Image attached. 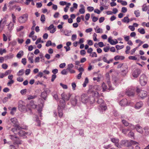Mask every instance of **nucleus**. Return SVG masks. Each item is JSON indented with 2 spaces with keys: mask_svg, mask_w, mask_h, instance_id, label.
Segmentation results:
<instances>
[{
  "mask_svg": "<svg viewBox=\"0 0 149 149\" xmlns=\"http://www.w3.org/2000/svg\"><path fill=\"white\" fill-rule=\"evenodd\" d=\"M80 101L83 103L91 104L94 102L95 98L93 97L88 96L87 94L83 93L81 95Z\"/></svg>",
  "mask_w": 149,
  "mask_h": 149,
  "instance_id": "f257e3e1",
  "label": "nucleus"
},
{
  "mask_svg": "<svg viewBox=\"0 0 149 149\" xmlns=\"http://www.w3.org/2000/svg\"><path fill=\"white\" fill-rule=\"evenodd\" d=\"M65 100H63V101H60V105H58V116L60 118H61L63 115V109L64 107V106L65 104Z\"/></svg>",
  "mask_w": 149,
  "mask_h": 149,
  "instance_id": "f03ea898",
  "label": "nucleus"
},
{
  "mask_svg": "<svg viewBox=\"0 0 149 149\" xmlns=\"http://www.w3.org/2000/svg\"><path fill=\"white\" fill-rule=\"evenodd\" d=\"M136 91L139 96L142 99L144 98L147 96V92L145 91L141 90L137 88Z\"/></svg>",
  "mask_w": 149,
  "mask_h": 149,
  "instance_id": "7ed1b4c3",
  "label": "nucleus"
},
{
  "mask_svg": "<svg viewBox=\"0 0 149 149\" xmlns=\"http://www.w3.org/2000/svg\"><path fill=\"white\" fill-rule=\"evenodd\" d=\"M28 17V15L25 14L19 17L18 18V21L20 23H24L27 20Z\"/></svg>",
  "mask_w": 149,
  "mask_h": 149,
  "instance_id": "20e7f679",
  "label": "nucleus"
},
{
  "mask_svg": "<svg viewBox=\"0 0 149 149\" xmlns=\"http://www.w3.org/2000/svg\"><path fill=\"white\" fill-rule=\"evenodd\" d=\"M31 134V132H25L24 131L21 130L20 129L19 131L18 134L20 136L22 137L24 139H25L27 138L26 135H30Z\"/></svg>",
  "mask_w": 149,
  "mask_h": 149,
  "instance_id": "39448f33",
  "label": "nucleus"
},
{
  "mask_svg": "<svg viewBox=\"0 0 149 149\" xmlns=\"http://www.w3.org/2000/svg\"><path fill=\"white\" fill-rule=\"evenodd\" d=\"M140 82L141 86L145 85L147 83V79L146 76L144 75H141L140 77Z\"/></svg>",
  "mask_w": 149,
  "mask_h": 149,
  "instance_id": "423d86ee",
  "label": "nucleus"
},
{
  "mask_svg": "<svg viewBox=\"0 0 149 149\" xmlns=\"http://www.w3.org/2000/svg\"><path fill=\"white\" fill-rule=\"evenodd\" d=\"M106 80L108 85L109 90H113L114 88L111 86L110 83V76L109 73H107L106 74Z\"/></svg>",
  "mask_w": 149,
  "mask_h": 149,
  "instance_id": "0eeeda50",
  "label": "nucleus"
},
{
  "mask_svg": "<svg viewBox=\"0 0 149 149\" xmlns=\"http://www.w3.org/2000/svg\"><path fill=\"white\" fill-rule=\"evenodd\" d=\"M98 103L100 104L101 109L102 110L105 111L107 109V107L104 105V100L102 99H99L97 101Z\"/></svg>",
  "mask_w": 149,
  "mask_h": 149,
  "instance_id": "6e6552de",
  "label": "nucleus"
},
{
  "mask_svg": "<svg viewBox=\"0 0 149 149\" xmlns=\"http://www.w3.org/2000/svg\"><path fill=\"white\" fill-rule=\"evenodd\" d=\"M61 96L63 100L67 101L69 100L71 95L70 93L65 94L64 93H63L61 94Z\"/></svg>",
  "mask_w": 149,
  "mask_h": 149,
  "instance_id": "1a4fd4ad",
  "label": "nucleus"
},
{
  "mask_svg": "<svg viewBox=\"0 0 149 149\" xmlns=\"http://www.w3.org/2000/svg\"><path fill=\"white\" fill-rule=\"evenodd\" d=\"M140 70L139 69H136L134 70L132 72V76L134 77H137L140 74Z\"/></svg>",
  "mask_w": 149,
  "mask_h": 149,
  "instance_id": "9d476101",
  "label": "nucleus"
},
{
  "mask_svg": "<svg viewBox=\"0 0 149 149\" xmlns=\"http://www.w3.org/2000/svg\"><path fill=\"white\" fill-rule=\"evenodd\" d=\"M15 127L12 128L11 130L13 132L14 134H17L19 133V131L20 128H21L19 126H15Z\"/></svg>",
  "mask_w": 149,
  "mask_h": 149,
  "instance_id": "9b49d317",
  "label": "nucleus"
},
{
  "mask_svg": "<svg viewBox=\"0 0 149 149\" xmlns=\"http://www.w3.org/2000/svg\"><path fill=\"white\" fill-rule=\"evenodd\" d=\"M123 67H124L125 69L121 70V75L123 76H125L127 73L128 66L126 64H125Z\"/></svg>",
  "mask_w": 149,
  "mask_h": 149,
  "instance_id": "f8f14e48",
  "label": "nucleus"
},
{
  "mask_svg": "<svg viewBox=\"0 0 149 149\" xmlns=\"http://www.w3.org/2000/svg\"><path fill=\"white\" fill-rule=\"evenodd\" d=\"M126 118L125 116L124 115L121 116V119H122V122L123 124L126 126H127L129 125V123L126 120L124 119V118Z\"/></svg>",
  "mask_w": 149,
  "mask_h": 149,
  "instance_id": "ddd939ff",
  "label": "nucleus"
},
{
  "mask_svg": "<svg viewBox=\"0 0 149 149\" xmlns=\"http://www.w3.org/2000/svg\"><path fill=\"white\" fill-rule=\"evenodd\" d=\"M116 41H114L113 39H112L111 37H109L108 39V42L111 45H115L118 43V41L116 40H115Z\"/></svg>",
  "mask_w": 149,
  "mask_h": 149,
  "instance_id": "4468645a",
  "label": "nucleus"
},
{
  "mask_svg": "<svg viewBox=\"0 0 149 149\" xmlns=\"http://www.w3.org/2000/svg\"><path fill=\"white\" fill-rule=\"evenodd\" d=\"M89 92H91V94L93 96H95L97 97H98L99 96V95L98 92L95 90H91L89 91Z\"/></svg>",
  "mask_w": 149,
  "mask_h": 149,
  "instance_id": "2eb2a0df",
  "label": "nucleus"
},
{
  "mask_svg": "<svg viewBox=\"0 0 149 149\" xmlns=\"http://www.w3.org/2000/svg\"><path fill=\"white\" fill-rule=\"evenodd\" d=\"M22 141L20 140L18 137V139H16L13 142V144L14 145H17V147H19V145L22 144Z\"/></svg>",
  "mask_w": 149,
  "mask_h": 149,
  "instance_id": "dca6fc26",
  "label": "nucleus"
},
{
  "mask_svg": "<svg viewBox=\"0 0 149 149\" xmlns=\"http://www.w3.org/2000/svg\"><path fill=\"white\" fill-rule=\"evenodd\" d=\"M134 90L131 88H129L126 92L127 95L129 96H133L134 94Z\"/></svg>",
  "mask_w": 149,
  "mask_h": 149,
  "instance_id": "f3484780",
  "label": "nucleus"
},
{
  "mask_svg": "<svg viewBox=\"0 0 149 149\" xmlns=\"http://www.w3.org/2000/svg\"><path fill=\"white\" fill-rule=\"evenodd\" d=\"M12 95L10 94H8L7 97H5L2 100L3 102V103H6L8 101L9 99L11 98Z\"/></svg>",
  "mask_w": 149,
  "mask_h": 149,
  "instance_id": "a211bd4d",
  "label": "nucleus"
},
{
  "mask_svg": "<svg viewBox=\"0 0 149 149\" xmlns=\"http://www.w3.org/2000/svg\"><path fill=\"white\" fill-rule=\"evenodd\" d=\"M10 121L14 124L15 126H19L18 121L16 118H15L11 119Z\"/></svg>",
  "mask_w": 149,
  "mask_h": 149,
  "instance_id": "6ab92c4d",
  "label": "nucleus"
},
{
  "mask_svg": "<svg viewBox=\"0 0 149 149\" xmlns=\"http://www.w3.org/2000/svg\"><path fill=\"white\" fill-rule=\"evenodd\" d=\"M143 105V104L142 102H139L136 103L135 107L136 109H139Z\"/></svg>",
  "mask_w": 149,
  "mask_h": 149,
  "instance_id": "aec40b11",
  "label": "nucleus"
},
{
  "mask_svg": "<svg viewBox=\"0 0 149 149\" xmlns=\"http://www.w3.org/2000/svg\"><path fill=\"white\" fill-rule=\"evenodd\" d=\"M127 104V100L126 99H125L122 100L120 102V104L121 106H124L126 105Z\"/></svg>",
  "mask_w": 149,
  "mask_h": 149,
  "instance_id": "412c9836",
  "label": "nucleus"
},
{
  "mask_svg": "<svg viewBox=\"0 0 149 149\" xmlns=\"http://www.w3.org/2000/svg\"><path fill=\"white\" fill-rule=\"evenodd\" d=\"M18 107L19 109L21 111H24L25 109V106L20 104H18Z\"/></svg>",
  "mask_w": 149,
  "mask_h": 149,
  "instance_id": "4be33fe9",
  "label": "nucleus"
},
{
  "mask_svg": "<svg viewBox=\"0 0 149 149\" xmlns=\"http://www.w3.org/2000/svg\"><path fill=\"white\" fill-rule=\"evenodd\" d=\"M135 129H136L137 131L140 133L141 134H142L143 132V131L142 130L141 127L139 125H137Z\"/></svg>",
  "mask_w": 149,
  "mask_h": 149,
  "instance_id": "5701e85b",
  "label": "nucleus"
},
{
  "mask_svg": "<svg viewBox=\"0 0 149 149\" xmlns=\"http://www.w3.org/2000/svg\"><path fill=\"white\" fill-rule=\"evenodd\" d=\"M125 58V57L123 56H120L117 55L115 56L114 59L116 61H117L119 60H123Z\"/></svg>",
  "mask_w": 149,
  "mask_h": 149,
  "instance_id": "b1692460",
  "label": "nucleus"
},
{
  "mask_svg": "<svg viewBox=\"0 0 149 149\" xmlns=\"http://www.w3.org/2000/svg\"><path fill=\"white\" fill-rule=\"evenodd\" d=\"M30 56H28V60L30 61V63H32L33 62V53H30Z\"/></svg>",
  "mask_w": 149,
  "mask_h": 149,
  "instance_id": "393cba45",
  "label": "nucleus"
},
{
  "mask_svg": "<svg viewBox=\"0 0 149 149\" xmlns=\"http://www.w3.org/2000/svg\"><path fill=\"white\" fill-rule=\"evenodd\" d=\"M29 106L33 109H35L36 107V105L34 103L33 101L32 100L30 102Z\"/></svg>",
  "mask_w": 149,
  "mask_h": 149,
  "instance_id": "a878e982",
  "label": "nucleus"
},
{
  "mask_svg": "<svg viewBox=\"0 0 149 149\" xmlns=\"http://www.w3.org/2000/svg\"><path fill=\"white\" fill-rule=\"evenodd\" d=\"M80 7L81 8L79 10V12L81 14H84L85 12V10L84 8V6L83 4L80 5Z\"/></svg>",
  "mask_w": 149,
  "mask_h": 149,
  "instance_id": "bb28decb",
  "label": "nucleus"
},
{
  "mask_svg": "<svg viewBox=\"0 0 149 149\" xmlns=\"http://www.w3.org/2000/svg\"><path fill=\"white\" fill-rule=\"evenodd\" d=\"M47 94L45 91H43L41 93V97L44 100H45L46 99Z\"/></svg>",
  "mask_w": 149,
  "mask_h": 149,
  "instance_id": "cd10ccee",
  "label": "nucleus"
},
{
  "mask_svg": "<svg viewBox=\"0 0 149 149\" xmlns=\"http://www.w3.org/2000/svg\"><path fill=\"white\" fill-rule=\"evenodd\" d=\"M76 97H75L71 101V104L73 106H75L77 102V99L76 98Z\"/></svg>",
  "mask_w": 149,
  "mask_h": 149,
  "instance_id": "c85d7f7f",
  "label": "nucleus"
},
{
  "mask_svg": "<svg viewBox=\"0 0 149 149\" xmlns=\"http://www.w3.org/2000/svg\"><path fill=\"white\" fill-rule=\"evenodd\" d=\"M111 140L112 142L115 143V145L118 143L119 141V139L116 138H111Z\"/></svg>",
  "mask_w": 149,
  "mask_h": 149,
  "instance_id": "c756f323",
  "label": "nucleus"
},
{
  "mask_svg": "<svg viewBox=\"0 0 149 149\" xmlns=\"http://www.w3.org/2000/svg\"><path fill=\"white\" fill-rule=\"evenodd\" d=\"M145 130V134L146 135H149V127H145L144 128Z\"/></svg>",
  "mask_w": 149,
  "mask_h": 149,
  "instance_id": "7c9ffc66",
  "label": "nucleus"
},
{
  "mask_svg": "<svg viewBox=\"0 0 149 149\" xmlns=\"http://www.w3.org/2000/svg\"><path fill=\"white\" fill-rule=\"evenodd\" d=\"M9 137L11 140L14 142L17 139H18V137L16 136L15 135H10Z\"/></svg>",
  "mask_w": 149,
  "mask_h": 149,
  "instance_id": "2f4dec72",
  "label": "nucleus"
},
{
  "mask_svg": "<svg viewBox=\"0 0 149 149\" xmlns=\"http://www.w3.org/2000/svg\"><path fill=\"white\" fill-rule=\"evenodd\" d=\"M122 21L124 22L128 23L129 22V19L128 17H125L122 19Z\"/></svg>",
  "mask_w": 149,
  "mask_h": 149,
  "instance_id": "473e14b6",
  "label": "nucleus"
},
{
  "mask_svg": "<svg viewBox=\"0 0 149 149\" xmlns=\"http://www.w3.org/2000/svg\"><path fill=\"white\" fill-rule=\"evenodd\" d=\"M23 55V52L22 51H20L17 54V57L18 58H20Z\"/></svg>",
  "mask_w": 149,
  "mask_h": 149,
  "instance_id": "72a5a7b5",
  "label": "nucleus"
},
{
  "mask_svg": "<svg viewBox=\"0 0 149 149\" xmlns=\"http://www.w3.org/2000/svg\"><path fill=\"white\" fill-rule=\"evenodd\" d=\"M102 87L103 88V92L105 90H107V89L109 90V88H107V85H106V84L104 83H103L102 84Z\"/></svg>",
  "mask_w": 149,
  "mask_h": 149,
  "instance_id": "f704fd0d",
  "label": "nucleus"
},
{
  "mask_svg": "<svg viewBox=\"0 0 149 149\" xmlns=\"http://www.w3.org/2000/svg\"><path fill=\"white\" fill-rule=\"evenodd\" d=\"M24 73V70L23 69H21L19 70L17 73V75L18 76H20L23 74Z\"/></svg>",
  "mask_w": 149,
  "mask_h": 149,
  "instance_id": "c9c22d12",
  "label": "nucleus"
},
{
  "mask_svg": "<svg viewBox=\"0 0 149 149\" xmlns=\"http://www.w3.org/2000/svg\"><path fill=\"white\" fill-rule=\"evenodd\" d=\"M88 79L87 77H86L85 79V81H84V83L83 84V86L84 87H85L86 86L87 84L88 83Z\"/></svg>",
  "mask_w": 149,
  "mask_h": 149,
  "instance_id": "e433bc0d",
  "label": "nucleus"
},
{
  "mask_svg": "<svg viewBox=\"0 0 149 149\" xmlns=\"http://www.w3.org/2000/svg\"><path fill=\"white\" fill-rule=\"evenodd\" d=\"M36 97H37L36 95H29L27 96V99L28 100H30L31 99H35V98H36Z\"/></svg>",
  "mask_w": 149,
  "mask_h": 149,
  "instance_id": "4c0bfd02",
  "label": "nucleus"
},
{
  "mask_svg": "<svg viewBox=\"0 0 149 149\" xmlns=\"http://www.w3.org/2000/svg\"><path fill=\"white\" fill-rule=\"evenodd\" d=\"M95 30V31L97 33H102V29H100V28H98L96 30V29L95 28H94Z\"/></svg>",
  "mask_w": 149,
  "mask_h": 149,
  "instance_id": "58836bf2",
  "label": "nucleus"
},
{
  "mask_svg": "<svg viewBox=\"0 0 149 149\" xmlns=\"http://www.w3.org/2000/svg\"><path fill=\"white\" fill-rule=\"evenodd\" d=\"M138 31L141 34H144L145 33V30L144 29H138Z\"/></svg>",
  "mask_w": 149,
  "mask_h": 149,
  "instance_id": "ea45409f",
  "label": "nucleus"
},
{
  "mask_svg": "<svg viewBox=\"0 0 149 149\" xmlns=\"http://www.w3.org/2000/svg\"><path fill=\"white\" fill-rule=\"evenodd\" d=\"M134 14L136 17H138L140 16V13L139 10H135L134 12Z\"/></svg>",
  "mask_w": 149,
  "mask_h": 149,
  "instance_id": "a19ab883",
  "label": "nucleus"
},
{
  "mask_svg": "<svg viewBox=\"0 0 149 149\" xmlns=\"http://www.w3.org/2000/svg\"><path fill=\"white\" fill-rule=\"evenodd\" d=\"M36 121H37V125L38 126H40V121L39 120V118L38 116H36Z\"/></svg>",
  "mask_w": 149,
  "mask_h": 149,
  "instance_id": "79ce46f5",
  "label": "nucleus"
},
{
  "mask_svg": "<svg viewBox=\"0 0 149 149\" xmlns=\"http://www.w3.org/2000/svg\"><path fill=\"white\" fill-rule=\"evenodd\" d=\"M127 143V140H123L120 142L121 145L126 146Z\"/></svg>",
  "mask_w": 149,
  "mask_h": 149,
  "instance_id": "37998d69",
  "label": "nucleus"
},
{
  "mask_svg": "<svg viewBox=\"0 0 149 149\" xmlns=\"http://www.w3.org/2000/svg\"><path fill=\"white\" fill-rule=\"evenodd\" d=\"M71 31H67L64 32V34L66 36H70L71 35Z\"/></svg>",
  "mask_w": 149,
  "mask_h": 149,
  "instance_id": "c03bdc74",
  "label": "nucleus"
},
{
  "mask_svg": "<svg viewBox=\"0 0 149 149\" xmlns=\"http://www.w3.org/2000/svg\"><path fill=\"white\" fill-rule=\"evenodd\" d=\"M74 67L73 65L72 64H70L68 65V68L67 69V70H68L70 69H72Z\"/></svg>",
  "mask_w": 149,
  "mask_h": 149,
  "instance_id": "a18cd8bd",
  "label": "nucleus"
},
{
  "mask_svg": "<svg viewBox=\"0 0 149 149\" xmlns=\"http://www.w3.org/2000/svg\"><path fill=\"white\" fill-rule=\"evenodd\" d=\"M129 131H130V129L128 128L127 129H124L122 130V132L124 134H126L127 132Z\"/></svg>",
  "mask_w": 149,
  "mask_h": 149,
  "instance_id": "49530a36",
  "label": "nucleus"
},
{
  "mask_svg": "<svg viewBox=\"0 0 149 149\" xmlns=\"http://www.w3.org/2000/svg\"><path fill=\"white\" fill-rule=\"evenodd\" d=\"M16 6V5L13 6V5H8V7L9 8V10H13L14 8H15V7Z\"/></svg>",
  "mask_w": 149,
  "mask_h": 149,
  "instance_id": "de8ad7c7",
  "label": "nucleus"
},
{
  "mask_svg": "<svg viewBox=\"0 0 149 149\" xmlns=\"http://www.w3.org/2000/svg\"><path fill=\"white\" fill-rule=\"evenodd\" d=\"M90 56L91 57H96L97 56V55L96 52H93L91 53L90 54Z\"/></svg>",
  "mask_w": 149,
  "mask_h": 149,
  "instance_id": "09e8293b",
  "label": "nucleus"
},
{
  "mask_svg": "<svg viewBox=\"0 0 149 149\" xmlns=\"http://www.w3.org/2000/svg\"><path fill=\"white\" fill-rule=\"evenodd\" d=\"M124 47V45L119 46V45H117L116 46V47L117 50L123 49Z\"/></svg>",
  "mask_w": 149,
  "mask_h": 149,
  "instance_id": "8fccbe9b",
  "label": "nucleus"
},
{
  "mask_svg": "<svg viewBox=\"0 0 149 149\" xmlns=\"http://www.w3.org/2000/svg\"><path fill=\"white\" fill-rule=\"evenodd\" d=\"M45 18L44 15L42 14L41 15L40 21L42 22H44L45 20Z\"/></svg>",
  "mask_w": 149,
  "mask_h": 149,
  "instance_id": "3c124183",
  "label": "nucleus"
},
{
  "mask_svg": "<svg viewBox=\"0 0 149 149\" xmlns=\"http://www.w3.org/2000/svg\"><path fill=\"white\" fill-rule=\"evenodd\" d=\"M52 45V43L50 40L48 41L46 44V46L47 47H49Z\"/></svg>",
  "mask_w": 149,
  "mask_h": 149,
  "instance_id": "603ef678",
  "label": "nucleus"
},
{
  "mask_svg": "<svg viewBox=\"0 0 149 149\" xmlns=\"http://www.w3.org/2000/svg\"><path fill=\"white\" fill-rule=\"evenodd\" d=\"M128 58L130 60H137V58L135 56H130L128 57Z\"/></svg>",
  "mask_w": 149,
  "mask_h": 149,
  "instance_id": "864d4df0",
  "label": "nucleus"
},
{
  "mask_svg": "<svg viewBox=\"0 0 149 149\" xmlns=\"http://www.w3.org/2000/svg\"><path fill=\"white\" fill-rule=\"evenodd\" d=\"M14 83V81L13 80H10L9 82L7 83V85L8 86H10L11 84H13Z\"/></svg>",
  "mask_w": 149,
  "mask_h": 149,
  "instance_id": "5fc2aeb1",
  "label": "nucleus"
},
{
  "mask_svg": "<svg viewBox=\"0 0 149 149\" xmlns=\"http://www.w3.org/2000/svg\"><path fill=\"white\" fill-rule=\"evenodd\" d=\"M87 9L88 10L89 12H92L94 10V8L91 6L88 7Z\"/></svg>",
  "mask_w": 149,
  "mask_h": 149,
  "instance_id": "6e6d98bb",
  "label": "nucleus"
},
{
  "mask_svg": "<svg viewBox=\"0 0 149 149\" xmlns=\"http://www.w3.org/2000/svg\"><path fill=\"white\" fill-rule=\"evenodd\" d=\"M60 85L63 89H67L68 88V86L67 85L65 84H62V83H60Z\"/></svg>",
  "mask_w": 149,
  "mask_h": 149,
  "instance_id": "4d7b16f0",
  "label": "nucleus"
},
{
  "mask_svg": "<svg viewBox=\"0 0 149 149\" xmlns=\"http://www.w3.org/2000/svg\"><path fill=\"white\" fill-rule=\"evenodd\" d=\"M77 38V35L76 34H73L71 37V40L72 41H74Z\"/></svg>",
  "mask_w": 149,
  "mask_h": 149,
  "instance_id": "13d9d810",
  "label": "nucleus"
},
{
  "mask_svg": "<svg viewBox=\"0 0 149 149\" xmlns=\"http://www.w3.org/2000/svg\"><path fill=\"white\" fill-rule=\"evenodd\" d=\"M97 34L96 33H94L93 35V39L95 41H96L97 40V39L96 38Z\"/></svg>",
  "mask_w": 149,
  "mask_h": 149,
  "instance_id": "bf43d9fd",
  "label": "nucleus"
},
{
  "mask_svg": "<svg viewBox=\"0 0 149 149\" xmlns=\"http://www.w3.org/2000/svg\"><path fill=\"white\" fill-rule=\"evenodd\" d=\"M127 11V9L125 7H123L122 8L121 11L123 13H126Z\"/></svg>",
  "mask_w": 149,
  "mask_h": 149,
  "instance_id": "052dcab7",
  "label": "nucleus"
},
{
  "mask_svg": "<svg viewBox=\"0 0 149 149\" xmlns=\"http://www.w3.org/2000/svg\"><path fill=\"white\" fill-rule=\"evenodd\" d=\"M24 28V26H20L19 28H17V30L18 32L22 30Z\"/></svg>",
  "mask_w": 149,
  "mask_h": 149,
  "instance_id": "680f3d73",
  "label": "nucleus"
},
{
  "mask_svg": "<svg viewBox=\"0 0 149 149\" xmlns=\"http://www.w3.org/2000/svg\"><path fill=\"white\" fill-rule=\"evenodd\" d=\"M17 81L22 82L23 81V79L22 77H18L17 79Z\"/></svg>",
  "mask_w": 149,
  "mask_h": 149,
  "instance_id": "e2e57ef3",
  "label": "nucleus"
},
{
  "mask_svg": "<svg viewBox=\"0 0 149 149\" xmlns=\"http://www.w3.org/2000/svg\"><path fill=\"white\" fill-rule=\"evenodd\" d=\"M56 77V74H53L52 76L51 81L53 82Z\"/></svg>",
  "mask_w": 149,
  "mask_h": 149,
  "instance_id": "0e129e2a",
  "label": "nucleus"
},
{
  "mask_svg": "<svg viewBox=\"0 0 149 149\" xmlns=\"http://www.w3.org/2000/svg\"><path fill=\"white\" fill-rule=\"evenodd\" d=\"M22 62L24 65H25L26 63V58H22Z\"/></svg>",
  "mask_w": 149,
  "mask_h": 149,
  "instance_id": "69168bd1",
  "label": "nucleus"
},
{
  "mask_svg": "<svg viewBox=\"0 0 149 149\" xmlns=\"http://www.w3.org/2000/svg\"><path fill=\"white\" fill-rule=\"evenodd\" d=\"M66 70L63 69L62 70L61 72V73L63 75H66L67 74V72L66 71Z\"/></svg>",
  "mask_w": 149,
  "mask_h": 149,
  "instance_id": "338daca9",
  "label": "nucleus"
},
{
  "mask_svg": "<svg viewBox=\"0 0 149 149\" xmlns=\"http://www.w3.org/2000/svg\"><path fill=\"white\" fill-rule=\"evenodd\" d=\"M2 67L3 69H6L7 68L8 66L6 64L4 63L2 65Z\"/></svg>",
  "mask_w": 149,
  "mask_h": 149,
  "instance_id": "774afa93",
  "label": "nucleus"
}]
</instances>
